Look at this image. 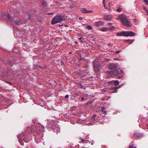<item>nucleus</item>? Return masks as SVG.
<instances>
[{"mask_svg":"<svg viewBox=\"0 0 148 148\" xmlns=\"http://www.w3.org/2000/svg\"><path fill=\"white\" fill-rule=\"evenodd\" d=\"M118 20L120 21L122 25L127 27H131L132 26L130 22L129 21L126 16L124 15H119L118 16Z\"/></svg>","mask_w":148,"mask_h":148,"instance_id":"obj_1","label":"nucleus"},{"mask_svg":"<svg viewBox=\"0 0 148 148\" xmlns=\"http://www.w3.org/2000/svg\"><path fill=\"white\" fill-rule=\"evenodd\" d=\"M64 17L62 16L59 14H57L52 19L51 21V24H54L60 23L64 20H65Z\"/></svg>","mask_w":148,"mask_h":148,"instance_id":"obj_2","label":"nucleus"},{"mask_svg":"<svg viewBox=\"0 0 148 148\" xmlns=\"http://www.w3.org/2000/svg\"><path fill=\"white\" fill-rule=\"evenodd\" d=\"M27 136L25 135L24 133H22V134H20L18 136V138L19 142L21 145H22V142L24 141L26 143H27L28 140H27L26 139Z\"/></svg>","mask_w":148,"mask_h":148,"instance_id":"obj_3","label":"nucleus"},{"mask_svg":"<svg viewBox=\"0 0 148 148\" xmlns=\"http://www.w3.org/2000/svg\"><path fill=\"white\" fill-rule=\"evenodd\" d=\"M135 34V33L131 31L122 32L120 33L118 32L117 34V35L118 36H134Z\"/></svg>","mask_w":148,"mask_h":148,"instance_id":"obj_4","label":"nucleus"},{"mask_svg":"<svg viewBox=\"0 0 148 148\" xmlns=\"http://www.w3.org/2000/svg\"><path fill=\"white\" fill-rule=\"evenodd\" d=\"M98 62H96L95 60L94 61L93 64L94 70L95 71L98 72L100 69V66L99 64H97Z\"/></svg>","mask_w":148,"mask_h":148,"instance_id":"obj_5","label":"nucleus"},{"mask_svg":"<svg viewBox=\"0 0 148 148\" xmlns=\"http://www.w3.org/2000/svg\"><path fill=\"white\" fill-rule=\"evenodd\" d=\"M108 67L109 69L112 70L114 71L116 69V66L114 64H108Z\"/></svg>","mask_w":148,"mask_h":148,"instance_id":"obj_6","label":"nucleus"},{"mask_svg":"<svg viewBox=\"0 0 148 148\" xmlns=\"http://www.w3.org/2000/svg\"><path fill=\"white\" fill-rule=\"evenodd\" d=\"M114 72H112L110 73L111 74L112 73H114L115 75H118L119 74L121 73L122 71L120 69H116L114 70Z\"/></svg>","mask_w":148,"mask_h":148,"instance_id":"obj_7","label":"nucleus"},{"mask_svg":"<svg viewBox=\"0 0 148 148\" xmlns=\"http://www.w3.org/2000/svg\"><path fill=\"white\" fill-rule=\"evenodd\" d=\"M105 23L103 21H97L95 23V25L96 26H102Z\"/></svg>","mask_w":148,"mask_h":148,"instance_id":"obj_8","label":"nucleus"},{"mask_svg":"<svg viewBox=\"0 0 148 148\" xmlns=\"http://www.w3.org/2000/svg\"><path fill=\"white\" fill-rule=\"evenodd\" d=\"M114 27L113 26H112L111 28H110L109 29L106 27H103V28H100V30L102 32H106L110 29H114Z\"/></svg>","mask_w":148,"mask_h":148,"instance_id":"obj_9","label":"nucleus"},{"mask_svg":"<svg viewBox=\"0 0 148 148\" xmlns=\"http://www.w3.org/2000/svg\"><path fill=\"white\" fill-rule=\"evenodd\" d=\"M81 11L83 13H90L92 12V10H87L85 8H83L81 9Z\"/></svg>","mask_w":148,"mask_h":148,"instance_id":"obj_10","label":"nucleus"},{"mask_svg":"<svg viewBox=\"0 0 148 148\" xmlns=\"http://www.w3.org/2000/svg\"><path fill=\"white\" fill-rule=\"evenodd\" d=\"M112 18L111 16L109 15H105L104 16L103 19L106 20H110Z\"/></svg>","mask_w":148,"mask_h":148,"instance_id":"obj_11","label":"nucleus"},{"mask_svg":"<svg viewBox=\"0 0 148 148\" xmlns=\"http://www.w3.org/2000/svg\"><path fill=\"white\" fill-rule=\"evenodd\" d=\"M113 82H114V83L116 85H117L119 84V82L117 81L112 80L111 81H110L109 83V84H112V83Z\"/></svg>","mask_w":148,"mask_h":148,"instance_id":"obj_12","label":"nucleus"},{"mask_svg":"<svg viewBox=\"0 0 148 148\" xmlns=\"http://www.w3.org/2000/svg\"><path fill=\"white\" fill-rule=\"evenodd\" d=\"M118 88L117 87H111L110 88V90H112V92H117V89Z\"/></svg>","mask_w":148,"mask_h":148,"instance_id":"obj_13","label":"nucleus"},{"mask_svg":"<svg viewBox=\"0 0 148 148\" xmlns=\"http://www.w3.org/2000/svg\"><path fill=\"white\" fill-rule=\"evenodd\" d=\"M4 18L6 21H8L9 20V15L8 14H5Z\"/></svg>","mask_w":148,"mask_h":148,"instance_id":"obj_14","label":"nucleus"},{"mask_svg":"<svg viewBox=\"0 0 148 148\" xmlns=\"http://www.w3.org/2000/svg\"><path fill=\"white\" fill-rule=\"evenodd\" d=\"M79 39L82 42H84L85 41V39L83 37H81Z\"/></svg>","mask_w":148,"mask_h":148,"instance_id":"obj_15","label":"nucleus"},{"mask_svg":"<svg viewBox=\"0 0 148 148\" xmlns=\"http://www.w3.org/2000/svg\"><path fill=\"white\" fill-rule=\"evenodd\" d=\"M87 28L88 29H92V27H91V26H90V25H88L87 26Z\"/></svg>","mask_w":148,"mask_h":148,"instance_id":"obj_16","label":"nucleus"},{"mask_svg":"<svg viewBox=\"0 0 148 148\" xmlns=\"http://www.w3.org/2000/svg\"><path fill=\"white\" fill-rule=\"evenodd\" d=\"M96 116L95 115H94V116H93V117L91 118V121H94L95 120V117Z\"/></svg>","mask_w":148,"mask_h":148,"instance_id":"obj_17","label":"nucleus"},{"mask_svg":"<svg viewBox=\"0 0 148 148\" xmlns=\"http://www.w3.org/2000/svg\"><path fill=\"white\" fill-rule=\"evenodd\" d=\"M106 0H103V4H104V6H105V7L107 9V7L105 5V1H106Z\"/></svg>","mask_w":148,"mask_h":148,"instance_id":"obj_18","label":"nucleus"},{"mask_svg":"<svg viewBox=\"0 0 148 148\" xmlns=\"http://www.w3.org/2000/svg\"><path fill=\"white\" fill-rule=\"evenodd\" d=\"M144 1L146 4H148V0H144Z\"/></svg>","mask_w":148,"mask_h":148,"instance_id":"obj_19","label":"nucleus"},{"mask_svg":"<svg viewBox=\"0 0 148 148\" xmlns=\"http://www.w3.org/2000/svg\"><path fill=\"white\" fill-rule=\"evenodd\" d=\"M116 11L117 12H120L121 11V8H118L116 10Z\"/></svg>","mask_w":148,"mask_h":148,"instance_id":"obj_20","label":"nucleus"},{"mask_svg":"<svg viewBox=\"0 0 148 148\" xmlns=\"http://www.w3.org/2000/svg\"><path fill=\"white\" fill-rule=\"evenodd\" d=\"M106 108L105 107H102L101 108V110H102V112H104V109Z\"/></svg>","mask_w":148,"mask_h":148,"instance_id":"obj_21","label":"nucleus"},{"mask_svg":"<svg viewBox=\"0 0 148 148\" xmlns=\"http://www.w3.org/2000/svg\"><path fill=\"white\" fill-rule=\"evenodd\" d=\"M127 41L128 42V43L129 44L131 43L132 42V41L131 40H127Z\"/></svg>","mask_w":148,"mask_h":148,"instance_id":"obj_22","label":"nucleus"},{"mask_svg":"<svg viewBox=\"0 0 148 148\" xmlns=\"http://www.w3.org/2000/svg\"><path fill=\"white\" fill-rule=\"evenodd\" d=\"M129 148H136V147L133 146L132 145H130Z\"/></svg>","mask_w":148,"mask_h":148,"instance_id":"obj_23","label":"nucleus"},{"mask_svg":"<svg viewBox=\"0 0 148 148\" xmlns=\"http://www.w3.org/2000/svg\"><path fill=\"white\" fill-rule=\"evenodd\" d=\"M81 141L83 143H84L85 141H86V140L84 139H82L81 140Z\"/></svg>","mask_w":148,"mask_h":148,"instance_id":"obj_24","label":"nucleus"},{"mask_svg":"<svg viewBox=\"0 0 148 148\" xmlns=\"http://www.w3.org/2000/svg\"><path fill=\"white\" fill-rule=\"evenodd\" d=\"M69 95H66L65 96V98H67L69 97Z\"/></svg>","mask_w":148,"mask_h":148,"instance_id":"obj_25","label":"nucleus"},{"mask_svg":"<svg viewBox=\"0 0 148 148\" xmlns=\"http://www.w3.org/2000/svg\"><path fill=\"white\" fill-rule=\"evenodd\" d=\"M144 10H145V11H148V10H147V9L146 8H145V7L144 8Z\"/></svg>","mask_w":148,"mask_h":148,"instance_id":"obj_26","label":"nucleus"},{"mask_svg":"<svg viewBox=\"0 0 148 148\" xmlns=\"http://www.w3.org/2000/svg\"><path fill=\"white\" fill-rule=\"evenodd\" d=\"M53 14V12H49L48 13V14L49 15H51Z\"/></svg>","mask_w":148,"mask_h":148,"instance_id":"obj_27","label":"nucleus"},{"mask_svg":"<svg viewBox=\"0 0 148 148\" xmlns=\"http://www.w3.org/2000/svg\"><path fill=\"white\" fill-rule=\"evenodd\" d=\"M121 52L120 51H116V53H117V54H118L120 52Z\"/></svg>","mask_w":148,"mask_h":148,"instance_id":"obj_28","label":"nucleus"},{"mask_svg":"<svg viewBox=\"0 0 148 148\" xmlns=\"http://www.w3.org/2000/svg\"><path fill=\"white\" fill-rule=\"evenodd\" d=\"M109 5L110 6V7H111L113 5L111 3H110Z\"/></svg>","mask_w":148,"mask_h":148,"instance_id":"obj_29","label":"nucleus"},{"mask_svg":"<svg viewBox=\"0 0 148 148\" xmlns=\"http://www.w3.org/2000/svg\"><path fill=\"white\" fill-rule=\"evenodd\" d=\"M81 99H82V101H84V97H82L81 98Z\"/></svg>","mask_w":148,"mask_h":148,"instance_id":"obj_30","label":"nucleus"},{"mask_svg":"<svg viewBox=\"0 0 148 148\" xmlns=\"http://www.w3.org/2000/svg\"><path fill=\"white\" fill-rule=\"evenodd\" d=\"M147 15H148V10L147 11Z\"/></svg>","mask_w":148,"mask_h":148,"instance_id":"obj_31","label":"nucleus"},{"mask_svg":"<svg viewBox=\"0 0 148 148\" xmlns=\"http://www.w3.org/2000/svg\"><path fill=\"white\" fill-rule=\"evenodd\" d=\"M89 124H90L91 125H92V124H93V123H89Z\"/></svg>","mask_w":148,"mask_h":148,"instance_id":"obj_32","label":"nucleus"},{"mask_svg":"<svg viewBox=\"0 0 148 148\" xmlns=\"http://www.w3.org/2000/svg\"><path fill=\"white\" fill-rule=\"evenodd\" d=\"M121 85L119 86V87H118V88H119L121 87Z\"/></svg>","mask_w":148,"mask_h":148,"instance_id":"obj_33","label":"nucleus"},{"mask_svg":"<svg viewBox=\"0 0 148 148\" xmlns=\"http://www.w3.org/2000/svg\"><path fill=\"white\" fill-rule=\"evenodd\" d=\"M82 18L81 17H80L79 18V20H82Z\"/></svg>","mask_w":148,"mask_h":148,"instance_id":"obj_34","label":"nucleus"},{"mask_svg":"<svg viewBox=\"0 0 148 148\" xmlns=\"http://www.w3.org/2000/svg\"><path fill=\"white\" fill-rule=\"evenodd\" d=\"M137 134H135V136H137Z\"/></svg>","mask_w":148,"mask_h":148,"instance_id":"obj_35","label":"nucleus"},{"mask_svg":"<svg viewBox=\"0 0 148 148\" xmlns=\"http://www.w3.org/2000/svg\"><path fill=\"white\" fill-rule=\"evenodd\" d=\"M8 83H9V82H7Z\"/></svg>","mask_w":148,"mask_h":148,"instance_id":"obj_36","label":"nucleus"},{"mask_svg":"<svg viewBox=\"0 0 148 148\" xmlns=\"http://www.w3.org/2000/svg\"><path fill=\"white\" fill-rule=\"evenodd\" d=\"M10 84H11V83L10 82Z\"/></svg>","mask_w":148,"mask_h":148,"instance_id":"obj_37","label":"nucleus"},{"mask_svg":"<svg viewBox=\"0 0 148 148\" xmlns=\"http://www.w3.org/2000/svg\"><path fill=\"white\" fill-rule=\"evenodd\" d=\"M147 125H148V126H148V124H147Z\"/></svg>","mask_w":148,"mask_h":148,"instance_id":"obj_38","label":"nucleus"},{"mask_svg":"<svg viewBox=\"0 0 148 148\" xmlns=\"http://www.w3.org/2000/svg\"><path fill=\"white\" fill-rule=\"evenodd\" d=\"M147 114H148V113H147Z\"/></svg>","mask_w":148,"mask_h":148,"instance_id":"obj_39","label":"nucleus"}]
</instances>
